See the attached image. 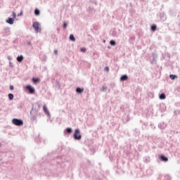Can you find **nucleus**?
Masks as SVG:
<instances>
[{
    "label": "nucleus",
    "instance_id": "nucleus-1",
    "mask_svg": "<svg viewBox=\"0 0 180 180\" xmlns=\"http://www.w3.org/2000/svg\"><path fill=\"white\" fill-rule=\"evenodd\" d=\"M12 124L18 127L23 126V120L18 118H13Z\"/></svg>",
    "mask_w": 180,
    "mask_h": 180
},
{
    "label": "nucleus",
    "instance_id": "nucleus-2",
    "mask_svg": "<svg viewBox=\"0 0 180 180\" xmlns=\"http://www.w3.org/2000/svg\"><path fill=\"white\" fill-rule=\"evenodd\" d=\"M32 27L34 29L36 33H40V32H41V28H40V23H39V22H33Z\"/></svg>",
    "mask_w": 180,
    "mask_h": 180
},
{
    "label": "nucleus",
    "instance_id": "nucleus-3",
    "mask_svg": "<svg viewBox=\"0 0 180 180\" xmlns=\"http://www.w3.org/2000/svg\"><path fill=\"white\" fill-rule=\"evenodd\" d=\"M74 139L75 140H81V139H82V136H81V131H79V129H75L74 133Z\"/></svg>",
    "mask_w": 180,
    "mask_h": 180
},
{
    "label": "nucleus",
    "instance_id": "nucleus-4",
    "mask_svg": "<svg viewBox=\"0 0 180 180\" xmlns=\"http://www.w3.org/2000/svg\"><path fill=\"white\" fill-rule=\"evenodd\" d=\"M25 91H27V92H28V94H30L31 95H33V94L36 92L34 87L30 85H27L25 86Z\"/></svg>",
    "mask_w": 180,
    "mask_h": 180
},
{
    "label": "nucleus",
    "instance_id": "nucleus-5",
    "mask_svg": "<svg viewBox=\"0 0 180 180\" xmlns=\"http://www.w3.org/2000/svg\"><path fill=\"white\" fill-rule=\"evenodd\" d=\"M11 34V28L6 27L4 28L3 36H9Z\"/></svg>",
    "mask_w": 180,
    "mask_h": 180
},
{
    "label": "nucleus",
    "instance_id": "nucleus-6",
    "mask_svg": "<svg viewBox=\"0 0 180 180\" xmlns=\"http://www.w3.org/2000/svg\"><path fill=\"white\" fill-rule=\"evenodd\" d=\"M6 23H8V25H13V23H15V20L13 18L8 17L6 20Z\"/></svg>",
    "mask_w": 180,
    "mask_h": 180
},
{
    "label": "nucleus",
    "instance_id": "nucleus-7",
    "mask_svg": "<svg viewBox=\"0 0 180 180\" xmlns=\"http://www.w3.org/2000/svg\"><path fill=\"white\" fill-rule=\"evenodd\" d=\"M160 158L161 161H163L164 162H167V161H168V158L165 157V155H161L160 156Z\"/></svg>",
    "mask_w": 180,
    "mask_h": 180
},
{
    "label": "nucleus",
    "instance_id": "nucleus-8",
    "mask_svg": "<svg viewBox=\"0 0 180 180\" xmlns=\"http://www.w3.org/2000/svg\"><path fill=\"white\" fill-rule=\"evenodd\" d=\"M17 61L18 63H22L23 61V55L18 56L17 57Z\"/></svg>",
    "mask_w": 180,
    "mask_h": 180
},
{
    "label": "nucleus",
    "instance_id": "nucleus-9",
    "mask_svg": "<svg viewBox=\"0 0 180 180\" xmlns=\"http://www.w3.org/2000/svg\"><path fill=\"white\" fill-rule=\"evenodd\" d=\"M9 101H13V98H15V96H13V94L9 93L8 94Z\"/></svg>",
    "mask_w": 180,
    "mask_h": 180
},
{
    "label": "nucleus",
    "instance_id": "nucleus-10",
    "mask_svg": "<svg viewBox=\"0 0 180 180\" xmlns=\"http://www.w3.org/2000/svg\"><path fill=\"white\" fill-rule=\"evenodd\" d=\"M32 81L34 82V84H39L40 82V79L39 78H32Z\"/></svg>",
    "mask_w": 180,
    "mask_h": 180
},
{
    "label": "nucleus",
    "instance_id": "nucleus-11",
    "mask_svg": "<svg viewBox=\"0 0 180 180\" xmlns=\"http://www.w3.org/2000/svg\"><path fill=\"white\" fill-rule=\"evenodd\" d=\"M128 78H129V77H127V75H122V76L121 77L120 81H126V80H127Z\"/></svg>",
    "mask_w": 180,
    "mask_h": 180
},
{
    "label": "nucleus",
    "instance_id": "nucleus-12",
    "mask_svg": "<svg viewBox=\"0 0 180 180\" xmlns=\"http://www.w3.org/2000/svg\"><path fill=\"white\" fill-rule=\"evenodd\" d=\"M76 92H77V94H82V92H84V89L78 87L76 89Z\"/></svg>",
    "mask_w": 180,
    "mask_h": 180
},
{
    "label": "nucleus",
    "instance_id": "nucleus-13",
    "mask_svg": "<svg viewBox=\"0 0 180 180\" xmlns=\"http://www.w3.org/2000/svg\"><path fill=\"white\" fill-rule=\"evenodd\" d=\"M11 16H12V18H13L14 20H15H15H18V19L16 18V13H15V11H13V12H12Z\"/></svg>",
    "mask_w": 180,
    "mask_h": 180
},
{
    "label": "nucleus",
    "instance_id": "nucleus-14",
    "mask_svg": "<svg viewBox=\"0 0 180 180\" xmlns=\"http://www.w3.org/2000/svg\"><path fill=\"white\" fill-rule=\"evenodd\" d=\"M43 109H44V111L45 112V113H46L47 115H49V113H50V112H49V110L47 109V107L46 106V105H44L43 106Z\"/></svg>",
    "mask_w": 180,
    "mask_h": 180
},
{
    "label": "nucleus",
    "instance_id": "nucleus-15",
    "mask_svg": "<svg viewBox=\"0 0 180 180\" xmlns=\"http://www.w3.org/2000/svg\"><path fill=\"white\" fill-rule=\"evenodd\" d=\"M34 15H36V16H39V15H40V10L36 8L34 11Z\"/></svg>",
    "mask_w": 180,
    "mask_h": 180
},
{
    "label": "nucleus",
    "instance_id": "nucleus-16",
    "mask_svg": "<svg viewBox=\"0 0 180 180\" xmlns=\"http://www.w3.org/2000/svg\"><path fill=\"white\" fill-rule=\"evenodd\" d=\"M151 30H152V32H155L157 30V25H153L151 26Z\"/></svg>",
    "mask_w": 180,
    "mask_h": 180
},
{
    "label": "nucleus",
    "instance_id": "nucleus-17",
    "mask_svg": "<svg viewBox=\"0 0 180 180\" xmlns=\"http://www.w3.org/2000/svg\"><path fill=\"white\" fill-rule=\"evenodd\" d=\"M66 131L68 134H71V133H72V129L71 128H67Z\"/></svg>",
    "mask_w": 180,
    "mask_h": 180
},
{
    "label": "nucleus",
    "instance_id": "nucleus-18",
    "mask_svg": "<svg viewBox=\"0 0 180 180\" xmlns=\"http://www.w3.org/2000/svg\"><path fill=\"white\" fill-rule=\"evenodd\" d=\"M70 40H71L72 41H75V37H74L72 34H70Z\"/></svg>",
    "mask_w": 180,
    "mask_h": 180
},
{
    "label": "nucleus",
    "instance_id": "nucleus-19",
    "mask_svg": "<svg viewBox=\"0 0 180 180\" xmlns=\"http://www.w3.org/2000/svg\"><path fill=\"white\" fill-rule=\"evenodd\" d=\"M110 44L111 46H115V45H116V42H115V41H113V40H111V41H110Z\"/></svg>",
    "mask_w": 180,
    "mask_h": 180
},
{
    "label": "nucleus",
    "instance_id": "nucleus-20",
    "mask_svg": "<svg viewBox=\"0 0 180 180\" xmlns=\"http://www.w3.org/2000/svg\"><path fill=\"white\" fill-rule=\"evenodd\" d=\"M160 99H165V94H162L160 96Z\"/></svg>",
    "mask_w": 180,
    "mask_h": 180
},
{
    "label": "nucleus",
    "instance_id": "nucleus-21",
    "mask_svg": "<svg viewBox=\"0 0 180 180\" xmlns=\"http://www.w3.org/2000/svg\"><path fill=\"white\" fill-rule=\"evenodd\" d=\"M9 89L10 91H13L15 89V86H13V85L11 84L9 86Z\"/></svg>",
    "mask_w": 180,
    "mask_h": 180
},
{
    "label": "nucleus",
    "instance_id": "nucleus-22",
    "mask_svg": "<svg viewBox=\"0 0 180 180\" xmlns=\"http://www.w3.org/2000/svg\"><path fill=\"white\" fill-rule=\"evenodd\" d=\"M169 78H171L172 79H174L175 78H176V75H170Z\"/></svg>",
    "mask_w": 180,
    "mask_h": 180
},
{
    "label": "nucleus",
    "instance_id": "nucleus-23",
    "mask_svg": "<svg viewBox=\"0 0 180 180\" xmlns=\"http://www.w3.org/2000/svg\"><path fill=\"white\" fill-rule=\"evenodd\" d=\"M80 51H82V53H85L86 51V48H81Z\"/></svg>",
    "mask_w": 180,
    "mask_h": 180
},
{
    "label": "nucleus",
    "instance_id": "nucleus-24",
    "mask_svg": "<svg viewBox=\"0 0 180 180\" xmlns=\"http://www.w3.org/2000/svg\"><path fill=\"white\" fill-rule=\"evenodd\" d=\"M23 15V11H20V13L17 15V16H22Z\"/></svg>",
    "mask_w": 180,
    "mask_h": 180
},
{
    "label": "nucleus",
    "instance_id": "nucleus-25",
    "mask_svg": "<svg viewBox=\"0 0 180 180\" xmlns=\"http://www.w3.org/2000/svg\"><path fill=\"white\" fill-rule=\"evenodd\" d=\"M67 26H68L67 22H64V23H63V28L64 29H67Z\"/></svg>",
    "mask_w": 180,
    "mask_h": 180
},
{
    "label": "nucleus",
    "instance_id": "nucleus-26",
    "mask_svg": "<svg viewBox=\"0 0 180 180\" xmlns=\"http://www.w3.org/2000/svg\"><path fill=\"white\" fill-rule=\"evenodd\" d=\"M9 67H11V68H13V63H12V62H9Z\"/></svg>",
    "mask_w": 180,
    "mask_h": 180
},
{
    "label": "nucleus",
    "instance_id": "nucleus-27",
    "mask_svg": "<svg viewBox=\"0 0 180 180\" xmlns=\"http://www.w3.org/2000/svg\"><path fill=\"white\" fill-rule=\"evenodd\" d=\"M105 71L108 72V71H109V67H105Z\"/></svg>",
    "mask_w": 180,
    "mask_h": 180
},
{
    "label": "nucleus",
    "instance_id": "nucleus-28",
    "mask_svg": "<svg viewBox=\"0 0 180 180\" xmlns=\"http://www.w3.org/2000/svg\"><path fill=\"white\" fill-rule=\"evenodd\" d=\"M8 60H9V61H11V60H12V56H8Z\"/></svg>",
    "mask_w": 180,
    "mask_h": 180
},
{
    "label": "nucleus",
    "instance_id": "nucleus-29",
    "mask_svg": "<svg viewBox=\"0 0 180 180\" xmlns=\"http://www.w3.org/2000/svg\"><path fill=\"white\" fill-rule=\"evenodd\" d=\"M54 53L56 54V55L58 54V51L55 50V51H54Z\"/></svg>",
    "mask_w": 180,
    "mask_h": 180
},
{
    "label": "nucleus",
    "instance_id": "nucleus-30",
    "mask_svg": "<svg viewBox=\"0 0 180 180\" xmlns=\"http://www.w3.org/2000/svg\"><path fill=\"white\" fill-rule=\"evenodd\" d=\"M28 44L30 46V44H30V42H29Z\"/></svg>",
    "mask_w": 180,
    "mask_h": 180
}]
</instances>
